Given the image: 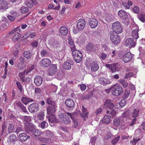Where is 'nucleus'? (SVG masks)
Returning <instances> with one entry per match:
<instances>
[{
    "label": "nucleus",
    "mask_w": 145,
    "mask_h": 145,
    "mask_svg": "<svg viewBox=\"0 0 145 145\" xmlns=\"http://www.w3.org/2000/svg\"><path fill=\"white\" fill-rule=\"evenodd\" d=\"M112 93L113 95L118 96L123 92V89L119 85H115L110 88Z\"/></svg>",
    "instance_id": "f257e3e1"
},
{
    "label": "nucleus",
    "mask_w": 145,
    "mask_h": 145,
    "mask_svg": "<svg viewBox=\"0 0 145 145\" xmlns=\"http://www.w3.org/2000/svg\"><path fill=\"white\" fill-rule=\"evenodd\" d=\"M115 32L111 31L110 34V37L112 42L115 44H117L120 42V38L118 34Z\"/></svg>",
    "instance_id": "f03ea898"
},
{
    "label": "nucleus",
    "mask_w": 145,
    "mask_h": 145,
    "mask_svg": "<svg viewBox=\"0 0 145 145\" xmlns=\"http://www.w3.org/2000/svg\"><path fill=\"white\" fill-rule=\"evenodd\" d=\"M113 32L117 33H121L122 31V29L120 24L119 22H116L113 23L112 26Z\"/></svg>",
    "instance_id": "7ed1b4c3"
},
{
    "label": "nucleus",
    "mask_w": 145,
    "mask_h": 145,
    "mask_svg": "<svg viewBox=\"0 0 145 145\" xmlns=\"http://www.w3.org/2000/svg\"><path fill=\"white\" fill-rule=\"evenodd\" d=\"M59 120L62 123L66 124L71 122L69 117L66 115L60 113L59 114Z\"/></svg>",
    "instance_id": "20e7f679"
},
{
    "label": "nucleus",
    "mask_w": 145,
    "mask_h": 145,
    "mask_svg": "<svg viewBox=\"0 0 145 145\" xmlns=\"http://www.w3.org/2000/svg\"><path fill=\"white\" fill-rule=\"evenodd\" d=\"M73 58L75 61L77 63H79L82 60V55L80 52L77 50L72 52Z\"/></svg>",
    "instance_id": "39448f33"
},
{
    "label": "nucleus",
    "mask_w": 145,
    "mask_h": 145,
    "mask_svg": "<svg viewBox=\"0 0 145 145\" xmlns=\"http://www.w3.org/2000/svg\"><path fill=\"white\" fill-rule=\"evenodd\" d=\"M57 70V65H56L52 64L47 71L48 75L50 76L54 75L56 73Z\"/></svg>",
    "instance_id": "423d86ee"
},
{
    "label": "nucleus",
    "mask_w": 145,
    "mask_h": 145,
    "mask_svg": "<svg viewBox=\"0 0 145 145\" xmlns=\"http://www.w3.org/2000/svg\"><path fill=\"white\" fill-rule=\"evenodd\" d=\"M57 105H51L48 106L46 108L47 112L48 115H52L57 110Z\"/></svg>",
    "instance_id": "0eeeda50"
},
{
    "label": "nucleus",
    "mask_w": 145,
    "mask_h": 145,
    "mask_svg": "<svg viewBox=\"0 0 145 145\" xmlns=\"http://www.w3.org/2000/svg\"><path fill=\"white\" fill-rule=\"evenodd\" d=\"M10 7V5L6 1L0 0V10L5 11Z\"/></svg>",
    "instance_id": "6e6552de"
},
{
    "label": "nucleus",
    "mask_w": 145,
    "mask_h": 145,
    "mask_svg": "<svg viewBox=\"0 0 145 145\" xmlns=\"http://www.w3.org/2000/svg\"><path fill=\"white\" fill-rule=\"evenodd\" d=\"M86 50L89 52H95L97 50L95 45L91 42L88 43L86 46Z\"/></svg>",
    "instance_id": "1a4fd4ad"
},
{
    "label": "nucleus",
    "mask_w": 145,
    "mask_h": 145,
    "mask_svg": "<svg viewBox=\"0 0 145 145\" xmlns=\"http://www.w3.org/2000/svg\"><path fill=\"white\" fill-rule=\"evenodd\" d=\"M136 41V40L134 41L133 39L131 38H128L125 40V45L126 46H129L131 45V47H134L137 44Z\"/></svg>",
    "instance_id": "9d476101"
},
{
    "label": "nucleus",
    "mask_w": 145,
    "mask_h": 145,
    "mask_svg": "<svg viewBox=\"0 0 145 145\" xmlns=\"http://www.w3.org/2000/svg\"><path fill=\"white\" fill-rule=\"evenodd\" d=\"M114 105L113 101L110 99H107L106 100L104 105V108H108L110 110L113 109Z\"/></svg>",
    "instance_id": "9b49d317"
},
{
    "label": "nucleus",
    "mask_w": 145,
    "mask_h": 145,
    "mask_svg": "<svg viewBox=\"0 0 145 145\" xmlns=\"http://www.w3.org/2000/svg\"><path fill=\"white\" fill-rule=\"evenodd\" d=\"M29 109L30 112H37L39 110L38 105L36 103H33L29 106Z\"/></svg>",
    "instance_id": "f8f14e48"
},
{
    "label": "nucleus",
    "mask_w": 145,
    "mask_h": 145,
    "mask_svg": "<svg viewBox=\"0 0 145 145\" xmlns=\"http://www.w3.org/2000/svg\"><path fill=\"white\" fill-rule=\"evenodd\" d=\"M85 20L84 19H80L78 22L76 27L79 30H81L86 25Z\"/></svg>",
    "instance_id": "ddd939ff"
},
{
    "label": "nucleus",
    "mask_w": 145,
    "mask_h": 145,
    "mask_svg": "<svg viewBox=\"0 0 145 145\" xmlns=\"http://www.w3.org/2000/svg\"><path fill=\"white\" fill-rule=\"evenodd\" d=\"M118 14L119 17L122 20H126L127 18V13L125 11L120 10L118 12Z\"/></svg>",
    "instance_id": "4468645a"
},
{
    "label": "nucleus",
    "mask_w": 145,
    "mask_h": 145,
    "mask_svg": "<svg viewBox=\"0 0 145 145\" xmlns=\"http://www.w3.org/2000/svg\"><path fill=\"white\" fill-rule=\"evenodd\" d=\"M40 65L42 66L46 67L51 64V62L49 59L45 58L42 59L40 61Z\"/></svg>",
    "instance_id": "2eb2a0df"
},
{
    "label": "nucleus",
    "mask_w": 145,
    "mask_h": 145,
    "mask_svg": "<svg viewBox=\"0 0 145 145\" xmlns=\"http://www.w3.org/2000/svg\"><path fill=\"white\" fill-rule=\"evenodd\" d=\"M18 138L21 142H25L27 139L30 138V137L28 136L25 133H22L20 134L18 136Z\"/></svg>",
    "instance_id": "dca6fc26"
},
{
    "label": "nucleus",
    "mask_w": 145,
    "mask_h": 145,
    "mask_svg": "<svg viewBox=\"0 0 145 145\" xmlns=\"http://www.w3.org/2000/svg\"><path fill=\"white\" fill-rule=\"evenodd\" d=\"M26 133H29L30 132H32L34 127L33 125L31 123L26 125L24 127Z\"/></svg>",
    "instance_id": "f3484780"
},
{
    "label": "nucleus",
    "mask_w": 145,
    "mask_h": 145,
    "mask_svg": "<svg viewBox=\"0 0 145 145\" xmlns=\"http://www.w3.org/2000/svg\"><path fill=\"white\" fill-rule=\"evenodd\" d=\"M132 57V56L129 52L126 53L123 57V61L125 63H127L130 61Z\"/></svg>",
    "instance_id": "a211bd4d"
},
{
    "label": "nucleus",
    "mask_w": 145,
    "mask_h": 145,
    "mask_svg": "<svg viewBox=\"0 0 145 145\" xmlns=\"http://www.w3.org/2000/svg\"><path fill=\"white\" fill-rule=\"evenodd\" d=\"M42 78L40 76H37L34 79V82L37 86H39L42 84Z\"/></svg>",
    "instance_id": "6ab92c4d"
},
{
    "label": "nucleus",
    "mask_w": 145,
    "mask_h": 145,
    "mask_svg": "<svg viewBox=\"0 0 145 145\" xmlns=\"http://www.w3.org/2000/svg\"><path fill=\"white\" fill-rule=\"evenodd\" d=\"M65 103L66 105L69 108L73 107L74 105V101L70 99H66L65 101Z\"/></svg>",
    "instance_id": "aec40b11"
},
{
    "label": "nucleus",
    "mask_w": 145,
    "mask_h": 145,
    "mask_svg": "<svg viewBox=\"0 0 145 145\" xmlns=\"http://www.w3.org/2000/svg\"><path fill=\"white\" fill-rule=\"evenodd\" d=\"M89 23L91 27L95 28L97 26L98 22L96 19L92 18L89 20Z\"/></svg>",
    "instance_id": "412c9836"
},
{
    "label": "nucleus",
    "mask_w": 145,
    "mask_h": 145,
    "mask_svg": "<svg viewBox=\"0 0 145 145\" xmlns=\"http://www.w3.org/2000/svg\"><path fill=\"white\" fill-rule=\"evenodd\" d=\"M82 113L80 114V116L86 120V118H87L88 117V111H87L86 109L82 106Z\"/></svg>",
    "instance_id": "4be33fe9"
},
{
    "label": "nucleus",
    "mask_w": 145,
    "mask_h": 145,
    "mask_svg": "<svg viewBox=\"0 0 145 145\" xmlns=\"http://www.w3.org/2000/svg\"><path fill=\"white\" fill-rule=\"evenodd\" d=\"M99 81L100 84L103 85L110 84L111 82L109 80L104 78H100Z\"/></svg>",
    "instance_id": "5701e85b"
},
{
    "label": "nucleus",
    "mask_w": 145,
    "mask_h": 145,
    "mask_svg": "<svg viewBox=\"0 0 145 145\" xmlns=\"http://www.w3.org/2000/svg\"><path fill=\"white\" fill-rule=\"evenodd\" d=\"M99 68L98 65L96 61H93L91 65V70L92 71H97Z\"/></svg>",
    "instance_id": "b1692460"
},
{
    "label": "nucleus",
    "mask_w": 145,
    "mask_h": 145,
    "mask_svg": "<svg viewBox=\"0 0 145 145\" xmlns=\"http://www.w3.org/2000/svg\"><path fill=\"white\" fill-rule=\"evenodd\" d=\"M67 28L64 26H62L60 29V32L62 35L65 36L68 33Z\"/></svg>",
    "instance_id": "393cba45"
},
{
    "label": "nucleus",
    "mask_w": 145,
    "mask_h": 145,
    "mask_svg": "<svg viewBox=\"0 0 145 145\" xmlns=\"http://www.w3.org/2000/svg\"><path fill=\"white\" fill-rule=\"evenodd\" d=\"M129 115V113L128 112L126 111L123 113L121 117V120L122 119V121L123 122L126 121L127 119L128 118V116Z\"/></svg>",
    "instance_id": "a878e982"
},
{
    "label": "nucleus",
    "mask_w": 145,
    "mask_h": 145,
    "mask_svg": "<svg viewBox=\"0 0 145 145\" xmlns=\"http://www.w3.org/2000/svg\"><path fill=\"white\" fill-rule=\"evenodd\" d=\"M21 101L25 105H27L29 102L33 101V99L25 97H23L22 98Z\"/></svg>",
    "instance_id": "bb28decb"
},
{
    "label": "nucleus",
    "mask_w": 145,
    "mask_h": 145,
    "mask_svg": "<svg viewBox=\"0 0 145 145\" xmlns=\"http://www.w3.org/2000/svg\"><path fill=\"white\" fill-rule=\"evenodd\" d=\"M111 116L109 115H105L102 120L103 123H108L110 121Z\"/></svg>",
    "instance_id": "cd10ccee"
},
{
    "label": "nucleus",
    "mask_w": 145,
    "mask_h": 145,
    "mask_svg": "<svg viewBox=\"0 0 145 145\" xmlns=\"http://www.w3.org/2000/svg\"><path fill=\"white\" fill-rule=\"evenodd\" d=\"M138 30L135 29L132 31V37L134 39H137L138 38Z\"/></svg>",
    "instance_id": "c85d7f7f"
},
{
    "label": "nucleus",
    "mask_w": 145,
    "mask_h": 145,
    "mask_svg": "<svg viewBox=\"0 0 145 145\" xmlns=\"http://www.w3.org/2000/svg\"><path fill=\"white\" fill-rule=\"evenodd\" d=\"M139 110L140 109L139 108H137L135 109L132 112L131 116L134 118L137 117Z\"/></svg>",
    "instance_id": "c756f323"
},
{
    "label": "nucleus",
    "mask_w": 145,
    "mask_h": 145,
    "mask_svg": "<svg viewBox=\"0 0 145 145\" xmlns=\"http://www.w3.org/2000/svg\"><path fill=\"white\" fill-rule=\"evenodd\" d=\"M24 57L27 59L31 58L32 56L31 53L29 51H25L23 53Z\"/></svg>",
    "instance_id": "7c9ffc66"
},
{
    "label": "nucleus",
    "mask_w": 145,
    "mask_h": 145,
    "mask_svg": "<svg viewBox=\"0 0 145 145\" xmlns=\"http://www.w3.org/2000/svg\"><path fill=\"white\" fill-rule=\"evenodd\" d=\"M110 70L112 72L118 71L120 70L119 67L115 64H112Z\"/></svg>",
    "instance_id": "2f4dec72"
},
{
    "label": "nucleus",
    "mask_w": 145,
    "mask_h": 145,
    "mask_svg": "<svg viewBox=\"0 0 145 145\" xmlns=\"http://www.w3.org/2000/svg\"><path fill=\"white\" fill-rule=\"evenodd\" d=\"M25 70H26L25 69L23 72L20 73L18 75L20 78V80L23 82H24L25 81Z\"/></svg>",
    "instance_id": "473e14b6"
},
{
    "label": "nucleus",
    "mask_w": 145,
    "mask_h": 145,
    "mask_svg": "<svg viewBox=\"0 0 145 145\" xmlns=\"http://www.w3.org/2000/svg\"><path fill=\"white\" fill-rule=\"evenodd\" d=\"M20 34L18 32H16L14 34L12 39L14 41H17L20 39Z\"/></svg>",
    "instance_id": "72a5a7b5"
},
{
    "label": "nucleus",
    "mask_w": 145,
    "mask_h": 145,
    "mask_svg": "<svg viewBox=\"0 0 145 145\" xmlns=\"http://www.w3.org/2000/svg\"><path fill=\"white\" fill-rule=\"evenodd\" d=\"M93 95L91 92L85 93L82 96L83 99H89Z\"/></svg>",
    "instance_id": "f704fd0d"
},
{
    "label": "nucleus",
    "mask_w": 145,
    "mask_h": 145,
    "mask_svg": "<svg viewBox=\"0 0 145 145\" xmlns=\"http://www.w3.org/2000/svg\"><path fill=\"white\" fill-rule=\"evenodd\" d=\"M121 121L119 118H115L113 121L114 125L116 126H119L120 124Z\"/></svg>",
    "instance_id": "c9c22d12"
},
{
    "label": "nucleus",
    "mask_w": 145,
    "mask_h": 145,
    "mask_svg": "<svg viewBox=\"0 0 145 145\" xmlns=\"http://www.w3.org/2000/svg\"><path fill=\"white\" fill-rule=\"evenodd\" d=\"M63 67L65 70H69L71 69V65L69 62H65L64 64Z\"/></svg>",
    "instance_id": "e433bc0d"
},
{
    "label": "nucleus",
    "mask_w": 145,
    "mask_h": 145,
    "mask_svg": "<svg viewBox=\"0 0 145 145\" xmlns=\"http://www.w3.org/2000/svg\"><path fill=\"white\" fill-rule=\"evenodd\" d=\"M130 93V91L129 90L126 89L123 96V98L124 99L127 98L129 96Z\"/></svg>",
    "instance_id": "4c0bfd02"
},
{
    "label": "nucleus",
    "mask_w": 145,
    "mask_h": 145,
    "mask_svg": "<svg viewBox=\"0 0 145 145\" xmlns=\"http://www.w3.org/2000/svg\"><path fill=\"white\" fill-rule=\"evenodd\" d=\"M32 134L36 136H39L41 134V132L38 129L33 130Z\"/></svg>",
    "instance_id": "58836bf2"
},
{
    "label": "nucleus",
    "mask_w": 145,
    "mask_h": 145,
    "mask_svg": "<svg viewBox=\"0 0 145 145\" xmlns=\"http://www.w3.org/2000/svg\"><path fill=\"white\" fill-rule=\"evenodd\" d=\"M9 139L11 142H14L16 140V137L14 134H12L9 137Z\"/></svg>",
    "instance_id": "ea45409f"
},
{
    "label": "nucleus",
    "mask_w": 145,
    "mask_h": 145,
    "mask_svg": "<svg viewBox=\"0 0 145 145\" xmlns=\"http://www.w3.org/2000/svg\"><path fill=\"white\" fill-rule=\"evenodd\" d=\"M20 12L22 14L27 12L29 11L28 9L26 7L23 6L20 9Z\"/></svg>",
    "instance_id": "a19ab883"
},
{
    "label": "nucleus",
    "mask_w": 145,
    "mask_h": 145,
    "mask_svg": "<svg viewBox=\"0 0 145 145\" xmlns=\"http://www.w3.org/2000/svg\"><path fill=\"white\" fill-rule=\"evenodd\" d=\"M138 18L142 22H145V14L143 13H141L139 15Z\"/></svg>",
    "instance_id": "79ce46f5"
},
{
    "label": "nucleus",
    "mask_w": 145,
    "mask_h": 145,
    "mask_svg": "<svg viewBox=\"0 0 145 145\" xmlns=\"http://www.w3.org/2000/svg\"><path fill=\"white\" fill-rule=\"evenodd\" d=\"M46 103L50 105H56L55 101H52V99L50 98H47Z\"/></svg>",
    "instance_id": "37998d69"
},
{
    "label": "nucleus",
    "mask_w": 145,
    "mask_h": 145,
    "mask_svg": "<svg viewBox=\"0 0 145 145\" xmlns=\"http://www.w3.org/2000/svg\"><path fill=\"white\" fill-rule=\"evenodd\" d=\"M14 127L12 125H10L8 128V132L9 133H10L14 132Z\"/></svg>",
    "instance_id": "c03bdc74"
},
{
    "label": "nucleus",
    "mask_w": 145,
    "mask_h": 145,
    "mask_svg": "<svg viewBox=\"0 0 145 145\" xmlns=\"http://www.w3.org/2000/svg\"><path fill=\"white\" fill-rule=\"evenodd\" d=\"M120 82L123 85L124 88H126L128 86L127 83L124 79H122L120 80Z\"/></svg>",
    "instance_id": "a18cd8bd"
},
{
    "label": "nucleus",
    "mask_w": 145,
    "mask_h": 145,
    "mask_svg": "<svg viewBox=\"0 0 145 145\" xmlns=\"http://www.w3.org/2000/svg\"><path fill=\"white\" fill-rule=\"evenodd\" d=\"M140 139V138H133V140L131 141L130 143H131L133 145H135L136 143Z\"/></svg>",
    "instance_id": "49530a36"
},
{
    "label": "nucleus",
    "mask_w": 145,
    "mask_h": 145,
    "mask_svg": "<svg viewBox=\"0 0 145 145\" xmlns=\"http://www.w3.org/2000/svg\"><path fill=\"white\" fill-rule=\"evenodd\" d=\"M44 116V113L43 112H40L37 116L38 119L40 120H42Z\"/></svg>",
    "instance_id": "de8ad7c7"
},
{
    "label": "nucleus",
    "mask_w": 145,
    "mask_h": 145,
    "mask_svg": "<svg viewBox=\"0 0 145 145\" xmlns=\"http://www.w3.org/2000/svg\"><path fill=\"white\" fill-rule=\"evenodd\" d=\"M19 27L13 29L11 32L9 33V35H12V34H14L16 32H18V31H20V29H19Z\"/></svg>",
    "instance_id": "09e8293b"
},
{
    "label": "nucleus",
    "mask_w": 145,
    "mask_h": 145,
    "mask_svg": "<svg viewBox=\"0 0 145 145\" xmlns=\"http://www.w3.org/2000/svg\"><path fill=\"white\" fill-rule=\"evenodd\" d=\"M19 27L13 29L11 32L9 33V35H12V34H14L16 32H18V31H20V29H19Z\"/></svg>",
    "instance_id": "8fccbe9b"
},
{
    "label": "nucleus",
    "mask_w": 145,
    "mask_h": 145,
    "mask_svg": "<svg viewBox=\"0 0 145 145\" xmlns=\"http://www.w3.org/2000/svg\"><path fill=\"white\" fill-rule=\"evenodd\" d=\"M72 119L74 123V128H76L78 126V124L77 120L75 118V117L73 118Z\"/></svg>",
    "instance_id": "3c124183"
},
{
    "label": "nucleus",
    "mask_w": 145,
    "mask_h": 145,
    "mask_svg": "<svg viewBox=\"0 0 145 145\" xmlns=\"http://www.w3.org/2000/svg\"><path fill=\"white\" fill-rule=\"evenodd\" d=\"M120 138V137L118 136L117 137L115 138L114 139H113L112 141V143L113 144H115L116 143L118 142Z\"/></svg>",
    "instance_id": "603ef678"
},
{
    "label": "nucleus",
    "mask_w": 145,
    "mask_h": 145,
    "mask_svg": "<svg viewBox=\"0 0 145 145\" xmlns=\"http://www.w3.org/2000/svg\"><path fill=\"white\" fill-rule=\"evenodd\" d=\"M15 106L16 107H19L21 108L22 107L23 105L21 103L20 101H16L15 103Z\"/></svg>",
    "instance_id": "864d4df0"
},
{
    "label": "nucleus",
    "mask_w": 145,
    "mask_h": 145,
    "mask_svg": "<svg viewBox=\"0 0 145 145\" xmlns=\"http://www.w3.org/2000/svg\"><path fill=\"white\" fill-rule=\"evenodd\" d=\"M40 53L41 56L42 57H45L47 55V51L44 49L40 51Z\"/></svg>",
    "instance_id": "5fc2aeb1"
},
{
    "label": "nucleus",
    "mask_w": 145,
    "mask_h": 145,
    "mask_svg": "<svg viewBox=\"0 0 145 145\" xmlns=\"http://www.w3.org/2000/svg\"><path fill=\"white\" fill-rule=\"evenodd\" d=\"M45 132L46 135L49 137H52L53 136V133L48 130H46Z\"/></svg>",
    "instance_id": "6e6d98bb"
},
{
    "label": "nucleus",
    "mask_w": 145,
    "mask_h": 145,
    "mask_svg": "<svg viewBox=\"0 0 145 145\" xmlns=\"http://www.w3.org/2000/svg\"><path fill=\"white\" fill-rule=\"evenodd\" d=\"M47 126V123L45 121H43L40 124L41 127L42 129H44Z\"/></svg>",
    "instance_id": "4d7b16f0"
},
{
    "label": "nucleus",
    "mask_w": 145,
    "mask_h": 145,
    "mask_svg": "<svg viewBox=\"0 0 145 145\" xmlns=\"http://www.w3.org/2000/svg\"><path fill=\"white\" fill-rule=\"evenodd\" d=\"M136 119L135 118L133 119L129 123V125L130 126H133L135 123L136 121Z\"/></svg>",
    "instance_id": "13d9d810"
},
{
    "label": "nucleus",
    "mask_w": 145,
    "mask_h": 145,
    "mask_svg": "<svg viewBox=\"0 0 145 145\" xmlns=\"http://www.w3.org/2000/svg\"><path fill=\"white\" fill-rule=\"evenodd\" d=\"M31 44L33 46L35 47H37L38 45V42L36 40L33 41Z\"/></svg>",
    "instance_id": "bf43d9fd"
},
{
    "label": "nucleus",
    "mask_w": 145,
    "mask_h": 145,
    "mask_svg": "<svg viewBox=\"0 0 145 145\" xmlns=\"http://www.w3.org/2000/svg\"><path fill=\"white\" fill-rule=\"evenodd\" d=\"M51 140L49 138H42V141L45 143H48L50 142Z\"/></svg>",
    "instance_id": "052dcab7"
},
{
    "label": "nucleus",
    "mask_w": 145,
    "mask_h": 145,
    "mask_svg": "<svg viewBox=\"0 0 145 145\" xmlns=\"http://www.w3.org/2000/svg\"><path fill=\"white\" fill-rule=\"evenodd\" d=\"M24 121L26 122H29L30 121V117L28 116H25L24 117Z\"/></svg>",
    "instance_id": "680f3d73"
},
{
    "label": "nucleus",
    "mask_w": 145,
    "mask_h": 145,
    "mask_svg": "<svg viewBox=\"0 0 145 145\" xmlns=\"http://www.w3.org/2000/svg\"><path fill=\"white\" fill-rule=\"evenodd\" d=\"M16 84L18 86L19 89L20 91L21 92H22V87L20 82H17Z\"/></svg>",
    "instance_id": "e2e57ef3"
},
{
    "label": "nucleus",
    "mask_w": 145,
    "mask_h": 145,
    "mask_svg": "<svg viewBox=\"0 0 145 145\" xmlns=\"http://www.w3.org/2000/svg\"><path fill=\"white\" fill-rule=\"evenodd\" d=\"M41 91V89L39 88H37L35 89V92L36 94L40 93Z\"/></svg>",
    "instance_id": "0e129e2a"
},
{
    "label": "nucleus",
    "mask_w": 145,
    "mask_h": 145,
    "mask_svg": "<svg viewBox=\"0 0 145 145\" xmlns=\"http://www.w3.org/2000/svg\"><path fill=\"white\" fill-rule=\"evenodd\" d=\"M81 90L82 91L85 90L86 88V86L84 84H82L80 85Z\"/></svg>",
    "instance_id": "69168bd1"
},
{
    "label": "nucleus",
    "mask_w": 145,
    "mask_h": 145,
    "mask_svg": "<svg viewBox=\"0 0 145 145\" xmlns=\"http://www.w3.org/2000/svg\"><path fill=\"white\" fill-rule=\"evenodd\" d=\"M133 75V73L131 72H129L126 74L124 78H127L130 76H131Z\"/></svg>",
    "instance_id": "338daca9"
},
{
    "label": "nucleus",
    "mask_w": 145,
    "mask_h": 145,
    "mask_svg": "<svg viewBox=\"0 0 145 145\" xmlns=\"http://www.w3.org/2000/svg\"><path fill=\"white\" fill-rule=\"evenodd\" d=\"M96 139V137H92L91 140V142L92 144V145H94L95 144V141Z\"/></svg>",
    "instance_id": "774afa93"
}]
</instances>
